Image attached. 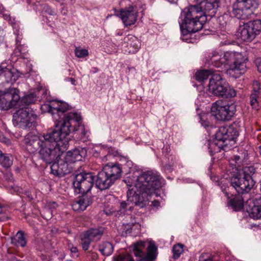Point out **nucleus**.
<instances>
[{"label": "nucleus", "instance_id": "1", "mask_svg": "<svg viewBox=\"0 0 261 261\" xmlns=\"http://www.w3.org/2000/svg\"><path fill=\"white\" fill-rule=\"evenodd\" d=\"M80 117L75 114H70L62 122L55 125V128L43 135V139L38 150L40 159L47 163H51L68 146L67 138L72 132L78 130Z\"/></svg>", "mask_w": 261, "mask_h": 261}, {"label": "nucleus", "instance_id": "2", "mask_svg": "<svg viewBox=\"0 0 261 261\" xmlns=\"http://www.w3.org/2000/svg\"><path fill=\"white\" fill-rule=\"evenodd\" d=\"M162 178L155 171H147L137 176L134 188L127 192V201L130 205H140V194L152 195L156 194V191L162 187Z\"/></svg>", "mask_w": 261, "mask_h": 261}, {"label": "nucleus", "instance_id": "3", "mask_svg": "<svg viewBox=\"0 0 261 261\" xmlns=\"http://www.w3.org/2000/svg\"><path fill=\"white\" fill-rule=\"evenodd\" d=\"M209 65L216 68H226L228 74L235 78L239 77L246 70L247 58L239 53L226 51L223 56L213 51L206 57Z\"/></svg>", "mask_w": 261, "mask_h": 261}, {"label": "nucleus", "instance_id": "4", "mask_svg": "<svg viewBox=\"0 0 261 261\" xmlns=\"http://www.w3.org/2000/svg\"><path fill=\"white\" fill-rule=\"evenodd\" d=\"M212 75L208 85V91L214 95L224 98H231L236 95V91L225 83L219 74H213L209 70H202L195 74L197 81L202 82Z\"/></svg>", "mask_w": 261, "mask_h": 261}, {"label": "nucleus", "instance_id": "5", "mask_svg": "<svg viewBox=\"0 0 261 261\" xmlns=\"http://www.w3.org/2000/svg\"><path fill=\"white\" fill-rule=\"evenodd\" d=\"M181 21L179 22L181 30L188 33L200 31L206 22L207 18L203 15L202 7L199 5H192L184 9L181 13Z\"/></svg>", "mask_w": 261, "mask_h": 261}, {"label": "nucleus", "instance_id": "6", "mask_svg": "<svg viewBox=\"0 0 261 261\" xmlns=\"http://www.w3.org/2000/svg\"><path fill=\"white\" fill-rule=\"evenodd\" d=\"M239 135L238 128L233 125L220 127L215 134V140L209 144L210 151L215 153L220 152L222 149H228V145H231L232 142L234 143V139Z\"/></svg>", "mask_w": 261, "mask_h": 261}, {"label": "nucleus", "instance_id": "7", "mask_svg": "<svg viewBox=\"0 0 261 261\" xmlns=\"http://www.w3.org/2000/svg\"><path fill=\"white\" fill-rule=\"evenodd\" d=\"M255 169L252 166H245L236 173L231 175L230 183L239 193L248 192L253 188L255 181L252 175L255 173Z\"/></svg>", "mask_w": 261, "mask_h": 261}, {"label": "nucleus", "instance_id": "8", "mask_svg": "<svg viewBox=\"0 0 261 261\" xmlns=\"http://www.w3.org/2000/svg\"><path fill=\"white\" fill-rule=\"evenodd\" d=\"M255 169L252 166H245L236 173L231 175L230 183L239 193L248 192L253 188L255 181L252 175L255 173Z\"/></svg>", "mask_w": 261, "mask_h": 261}, {"label": "nucleus", "instance_id": "9", "mask_svg": "<svg viewBox=\"0 0 261 261\" xmlns=\"http://www.w3.org/2000/svg\"><path fill=\"white\" fill-rule=\"evenodd\" d=\"M122 168L118 163H109L97 175L96 186L101 190L109 188L121 176Z\"/></svg>", "mask_w": 261, "mask_h": 261}, {"label": "nucleus", "instance_id": "10", "mask_svg": "<svg viewBox=\"0 0 261 261\" xmlns=\"http://www.w3.org/2000/svg\"><path fill=\"white\" fill-rule=\"evenodd\" d=\"M237 111V105L232 101L222 100L213 103L211 114L216 119L222 121L230 120Z\"/></svg>", "mask_w": 261, "mask_h": 261}, {"label": "nucleus", "instance_id": "11", "mask_svg": "<svg viewBox=\"0 0 261 261\" xmlns=\"http://www.w3.org/2000/svg\"><path fill=\"white\" fill-rule=\"evenodd\" d=\"M68 109V105L65 102H62L57 100H53L44 103L41 106L42 110L44 112H48L53 115V118L55 122V124L60 122L63 121L66 117L70 114H75L80 117V126L77 127L79 129L81 128L82 130H84V126L82 125V118L80 114L77 113H69L64 116L63 119H61L62 116Z\"/></svg>", "mask_w": 261, "mask_h": 261}, {"label": "nucleus", "instance_id": "12", "mask_svg": "<svg viewBox=\"0 0 261 261\" xmlns=\"http://www.w3.org/2000/svg\"><path fill=\"white\" fill-rule=\"evenodd\" d=\"M144 10L143 5L140 1L137 2L124 9L115 11V15L120 17L125 26L134 24L137 21L138 14Z\"/></svg>", "mask_w": 261, "mask_h": 261}, {"label": "nucleus", "instance_id": "13", "mask_svg": "<svg viewBox=\"0 0 261 261\" xmlns=\"http://www.w3.org/2000/svg\"><path fill=\"white\" fill-rule=\"evenodd\" d=\"M94 176L91 173L82 172L75 175L73 186L77 194L85 195L90 191L94 185Z\"/></svg>", "mask_w": 261, "mask_h": 261}, {"label": "nucleus", "instance_id": "14", "mask_svg": "<svg viewBox=\"0 0 261 261\" xmlns=\"http://www.w3.org/2000/svg\"><path fill=\"white\" fill-rule=\"evenodd\" d=\"M37 116L32 109L24 108L17 110L13 115L15 125L23 128H29L36 120Z\"/></svg>", "mask_w": 261, "mask_h": 261}, {"label": "nucleus", "instance_id": "15", "mask_svg": "<svg viewBox=\"0 0 261 261\" xmlns=\"http://www.w3.org/2000/svg\"><path fill=\"white\" fill-rule=\"evenodd\" d=\"M261 4V0H237L232 5L231 14L238 19L247 18L246 11L251 8L256 9Z\"/></svg>", "mask_w": 261, "mask_h": 261}, {"label": "nucleus", "instance_id": "16", "mask_svg": "<svg viewBox=\"0 0 261 261\" xmlns=\"http://www.w3.org/2000/svg\"><path fill=\"white\" fill-rule=\"evenodd\" d=\"M145 247V242L139 241L134 244V253L136 256L140 257L141 260L143 261H152L155 258V253L157 248L153 242L150 241L149 243L147 250V252L143 251Z\"/></svg>", "mask_w": 261, "mask_h": 261}, {"label": "nucleus", "instance_id": "17", "mask_svg": "<svg viewBox=\"0 0 261 261\" xmlns=\"http://www.w3.org/2000/svg\"><path fill=\"white\" fill-rule=\"evenodd\" d=\"M18 90L15 88L9 89L0 96V109L9 110L16 107L20 100Z\"/></svg>", "mask_w": 261, "mask_h": 261}, {"label": "nucleus", "instance_id": "18", "mask_svg": "<svg viewBox=\"0 0 261 261\" xmlns=\"http://www.w3.org/2000/svg\"><path fill=\"white\" fill-rule=\"evenodd\" d=\"M104 229L102 227L90 228L84 231L81 236V245L83 249L87 251L92 242L99 241L102 236Z\"/></svg>", "mask_w": 261, "mask_h": 261}, {"label": "nucleus", "instance_id": "19", "mask_svg": "<svg viewBox=\"0 0 261 261\" xmlns=\"http://www.w3.org/2000/svg\"><path fill=\"white\" fill-rule=\"evenodd\" d=\"M56 159L57 161L51 166V172L53 174L61 177L71 172L72 167L64 157V152Z\"/></svg>", "mask_w": 261, "mask_h": 261}, {"label": "nucleus", "instance_id": "20", "mask_svg": "<svg viewBox=\"0 0 261 261\" xmlns=\"http://www.w3.org/2000/svg\"><path fill=\"white\" fill-rule=\"evenodd\" d=\"M18 72L11 65H6L2 63L0 65V82L1 83L12 84L18 79Z\"/></svg>", "mask_w": 261, "mask_h": 261}, {"label": "nucleus", "instance_id": "21", "mask_svg": "<svg viewBox=\"0 0 261 261\" xmlns=\"http://www.w3.org/2000/svg\"><path fill=\"white\" fill-rule=\"evenodd\" d=\"M42 138L43 135L37 136L29 133L25 136L23 140V145L29 152L34 153L39 150Z\"/></svg>", "mask_w": 261, "mask_h": 261}, {"label": "nucleus", "instance_id": "22", "mask_svg": "<svg viewBox=\"0 0 261 261\" xmlns=\"http://www.w3.org/2000/svg\"><path fill=\"white\" fill-rule=\"evenodd\" d=\"M199 7H202L203 15L211 17L214 16L216 14L220 0H194Z\"/></svg>", "mask_w": 261, "mask_h": 261}, {"label": "nucleus", "instance_id": "23", "mask_svg": "<svg viewBox=\"0 0 261 261\" xmlns=\"http://www.w3.org/2000/svg\"><path fill=\"white\" fill-rule=\"evenodd\" d=\"M125 53L135 54L137 53L141 46V43L139 39L132 35H128L124 38L122 44Z\"/></svg>", "mask_w": 261, "mask_h": 261}, {"label": "nucleus", "instance_id": "24", "mask_svg": "<svg viewBox=\"0 0 261 261\" xmlns=\"http://www.w3.org/2000/svg\"><path fill=\"white\" fill-rule=\"evenodd\" d=\"M236 36L238 39L246 42H250L255 38L254 34L252 33L247 23L240 25L237 31Z\"/></svg>", "mask_w": 261, "mask_h": 261}, {"label": "nucleus", "instance_id": "25", "mask_svg": "<svg viewBox=\"0 0 261 261\" xmlns=\"http://www.w3.org/2000/svg\"><path fill=\"white\" fill-rule=\"evenodd\" d=\"M85 154L84 150L75 149L72 151H68L65 154L64 153V157L71 165L72 163L82 161Z\"/></svg>", "mask_w": 261, "mask_h": 261}, {"label": "nucleus", "instance_id": "26", "mask_svg": "<svg viewBox=\"0 0 261 261\" xmlns=\"http://www.w3.org/2000/svg\"><path fill=\"white\" fill-rule=\"evenodd\" d=\"M91 200L87 197L80 198L78 200L74 201L71 206L74 211H83L90 205Z\"/></svg>", "mask_w": 261, "mask_h": 261}, {"label": "nucleus", "instance_id": "27", "mask_svg": "<svg viewBox=\"0 0 261 261\" xmlns=\"http://www.w3.org/2000/svg\"><path fill=\"white\" fill-rule=\"evenodd\" d=\"M228 205L235 211L241 210L244 206L243 197L240 195L234 197L228 201Z\"/></svg>", "mask_w": 261, "mask_h": 261}, {"label": "nucleus", "instance_id": "28", "mask_svg": "<svg viewBox=\"0 0 261 261\" xmlns=\"http://www.w3.org/2000/svg\"><path fill=\"white\" fill-rule=\"evenodd\" d=\"M11 242L16 246L24 247L27 244V241L22 231H18L16 235L12 238Z\"/></svg>", "mask_w": 261, "mask_h": 261}, {"label": "nucleus", "instance_id": "29", "mask_svg": "<svg viewBox=\"0 0 261 261\" xmlns=\"http://www.w3.org/2000/svg\"><path fill=\"white\" fill-rule=\"evenodd\" d=\"M249 215L253 219H261V198L257 200L256 204L252 207Z\"/></svg>", "mask_w": 261, "mask_h": 261}, {"label": "nucleus", "instance_id": "30", "mask_svg": "<svg viewBox=\"0 0 261 261\" xmlns=\"http://www.w3.org/2000/svg\"><path fill=\"white\" fill-rule=\"evenodd\" d=\"M247 25L250 29L255 37L261 32V20H255L247 22Z\"/></svg>", "mask_w": 261, "mask_h": 261}, {"label": "nucleus", "instance_id": "31", "mask_svg": "<svg viewBox=\"0 0 261 261\" xmlns=\"http://www.w3.org/2000/svg\"><path fill=\"white\" fill-rule=\"evenodd\" d=\"M113 246L111 243L109 242H106L102 243L99 246V251L105 256L111 255L113 252Z\"/></svg>", "mask_w": 261, "mask_h": 261}, {"label": "nucleus", "instance_id": "32", "mask_svg": "<svg viewBox=\"0 0 261 261\" xmlns=\"http://www.w3.org/2000/svg\"><path fill=\"white\" fill-rule=\"evenodd\" d=\"M10 216L9 207L0 203V220L6 221L9 219Z\"/></svg>", "mask_w": 261, "mask_h": 261}, {"label": "nucleus", "instance_id": "33", "mask_svg": "<svg viewBox=\"0 0 261 261\" xmlns=\"http://www.w3.org/2000/svg\"><path fill=\"white\" fill-rule=\"evenodd\" d=\"M13 163L12 156L9 154H3L0 159L1 164L5 168H9Z\"/></svg>", "mask_w": 261, "mask_h": 261}, {"label": "nucleus", "instance_id": "34", "mask_svg": "<svg viewBox=\"0 0 261 261\" xmlns=\"http://www.w3.org/2000/svg\"><path fill=\"white\" fill-rule=\"evenodd\" d=\"M184 245L181 244H177L173 246L172 252L173 253V257L174 259L178 258L184 252Z\"/></svg>", "mask_w": 261, "mask_h": 261}, {"label": "nucleus", "instance_id": "35", "mask_svg": "<svg viewBox=\"0 0 261 261\" xmlns=\"http://www.w3.org/2000/svg\"><path fill=\"white\" fill-rule=\"evenodd\" d=\"M114 261H135L128 253H121L114 257Z\"/></svg>", "mask_w": 261, "mask_h": 261}, {"label": "nucleus", "instance_id": "36", "mask_svg": "<svg viewBox=\"0 0 261 261\" xmlns=\"http://www.w3.org/2000/svg\"><path fill=\"white\" fill-rule=\"evenodd\" d=\"M74 53L75 56L79 58H83L89 55V52L87 49L82 48L80 47H76Z\"/></svg>", "mask_w": 261, "mask_h": 261}, {"label": "nucleus", "instance_id": "37", "mask_svg": "<svg viewBox=\"0 0 261 261\" xmlns=\"http://www.w3.org/2000/svg\"><path fill=\"white\" fill-rule=\"evenodd\" d=\"M241 163V159L239 156L236 155L234 156L230 162V164L234 166L235 167V170L239 171L240 170L239 169V167H240V164Z\"/></svg>", "mask_w": 261, "mask_h": 261}, {"label": "nucleus", "instance_id": "38", "mask_svg": "<svg viewBox=\"0 0 261 261\" xmlns=\"http://www.w3.org/2000/svg\"><path fill=\"white\" fill-rule=\"evenodd\" d=\"M258 96L259 95L255 94V93H251L250 96V104L253 108H256L258 106Z\"/></svg>", "mask_w": 261, "mask_h": 261}, {"label": "nucleus", "instance_id": "39", "mask_svg": "<svg viewBox=\"0 0 261 261\" xmlns=\"http://www.w3.org/2000/svg\"><path fill=\"white\" fill-rule=\"evenodd\" d=\"M120 211L121 213H123L125 212L127 209L132 211L133 208L132 205H130V203L128 202L127 200L126 201H122L120 202Z\"/></svg>", "mask_w": 261, "mask_h": 261}, {"label": "nucleus", "instance_id": "40", "mask_svg": "<svg viewBox=\"0 0 261 261\" xmlns=\"http://www.w3.org/2000/svg\"><path fill=\"white\" fill-rule=\"evenodd\" d=\"M24 46H16V48L14 50L13 54L17 57H21L24 54L25 49Z\"/></svg>", "mask_w": 261, "mask_h": 261}, {"label": "nucleus", "instance_id": "41", "mask_svg": "<svg viewBox=\"0 0 261 261\" xmlns=\"http://www.w3.org/2000/svg\"><path fill=\"white\" fill-rule=\"evenodd\" d=\"M253 90L252 93H255V94L259 95L260 93V84L256 81L253 82Z\"/></svg>", "mask_w": 261, "mask_h": 261}, {"label": "nucleus", "instance_id": "42", "mask_svg": "<svg viewBox=\"0 0 261 261\" xmlns=\"http://www.w3.org/2000/svg\"><path fill=\"white\" fill-rule=\"evenodd\" d=\"M1 14L2 15L3 17L5 20H7L10 22V23H13L14 22V19L11 18V17L10 16V14L8 13V12L6 10H4L3 8L1 12Z\"/></svg>", "mask_w": 261, "mask_h": 261}, {"label": "nucleus", "instance_id": "43", "mask_svg": "<svg viewBox=\"0 0 261 261\" xmlns=\"http://www.w3.org/2000/svg\"><path fill=\"white\" fill-rule=\"evenodd\" d=\"M199 261H214L212 257L208 253H203L201 254L199 259Z\"/></svg>", "mask_w": 261, "mask_h": 261}, {"label": "nucleus", "instance_id": "44", "mask_svg": "<svg viewBox=\"0 0 261 261\" xmlns=\"http://www.w3.org/2000/svg\"><path fill=\"white\" fill-rule=\"evenodd\" d=\"M229 187H227L226 186H222L221 187V189L222 190V191L224 192V193L225 194V196L227 197V198H229V193L228 192V190H229Z\"/></svg>", "mask_w": 261, "mask_h": 261}, {"label": "nucleus", "instance_id": "45", "mask_svg": "<svg viewBox=\"0 0 261 261\" xmlns=\"http://www.w3.org/2000/svg\"><path fill=\"white\" fill-rule=\"evenodd\" d=\"M255 63L257 67L258 71L261 72V58H257L255 60Z\"/></svg>", "mask_w": 261, "mask_h": 261}, {"label": "nucleus", "instance_id": "46", "mask_svg": "<svg viewBox=\"0 0 261 261\" xmlns=\"http://www.w3.org/2000/svg\"><path fill=\"white\" fill-rule=\"evenodd\" d=\"M21 36L18 35L16 38V46H23L21 44Z\"/></svg>", "mask_w": 261, "mask_h": 261}, {"label": "nucleus", "instance_id": "47", "mask_svg": "<svg viewBox=\"0 0 261 261\" xmlns=\"http://www.w3.org/2000/svg\"><path fill=\"white\" fill-rule=\"evenodd\" d=\"M152 205L154 206H158L160 204V203L157 200H153L152 202Z\"/></svg>", "mask_w": 261, "mask_h": 261}, {"label": "nucleus", "instance_id": "48", "mask_svg": "<svg viewBox=\"0 0 261 261\" xmlns=\"http://www.w3.org/2000/svg\"><path fill=\"white\" fill-rule=\"evenodd\" d=\"M70 250L72 253H76L77 252V249L76 247H72L70 248Z\"/></svg>", "mask_w": 261, "mask_h": 261}, {"label": "nucleus", "instance_id": "49", "mask_svg": "<svg viewBox=\"0 0 261 261\" xmlns=\"http://www.w3.org/2000/svg\"><path fill=\"white\" fill-rule=\"evenodd\" d=\"M10 187L14 190V191H16V192H19V188L17 187H14L13 185H11L10 186Z\"/></svg>", "mask_w": 261, "mask_h": 261}, {"label": "nucleus", "instance_id": "50", "mask_svg": "<svg viewBox=\"0 0 261 261\" xmlns=\"http://www.w3.org/2000/svg\"><path fill=\"white\" fill-rule=\"evenodd\" d=\"M129 180H130V179L129 178H127L125 180V182H126V185H127L128 187H129V188L132 187V185H129Z\"/></svg>", "mask_w": 261, "mask_h": 261}, {"label": "nucleus", "instance_id": "51", "mask_svg": "<svg viewBox=\"0 0 261 261\" xmlns=\"http://www.w3.org/2000/svg\"><path fill=\"white\" fill-rule=\"evenodd\" d=\"M109 157H110V156H109V155H105V156H103L102 160L103 161H104V160L107 161L108 160V158H109Z\"/></svg>", "mask_w": 261, "mask_h": 261}, {"label": "nucleus", "instance_id": "52", "mask_svg": "<svg viewBox=\"0 0 261 261\" xmlns=\"http://www.w3.org/2000/svg\"><path fill=\"white\" fill-rule=\"evenodd\" d=\"M52 204H53V207H54V208H55L56 207V206H57V205L56 202H53Z\"/></svg>", "mask_w": 261, "mask_h": 261}, {"label": "nucleus", "instance_id": "53", "mask_svg": "<svg viewBox=\"0 0 261 261\" xmlns=\"http://www.w3.org/2000/svg\"><path fill=\"white\" fill-rule=\"evenodd\" d=\"M227 261H238V260H237L236 258H232L231 259H230V260H227Z\"/></svg>", "mask_w": 261, "mask_h": 261}, {"label": "nucleus", "instance_id": "54", "mask_svg": "<svg viewBox=\"0 0 261 261\" xmlns=\"http://www.w3.org/2000/svg\"><path fill=\"white\" fill-rule=\"evenodd\" d=\"M71 80L72 84L74 85L75 84L74 83H75V81L73 79H71Z\"/></svg>", "mask_w": 261, "mask_h": 261}, {"label": "nucleus", "instance_id": "55", "mask_svg": "<svg viewBox=\"0 0 261 261\" xmlns=\"http://www.w3.org/2000/svg\"><path fill=\"white\" fill-rule=\"evenodd\" d=\"M204 126H205V127H206V126H208V124H205L204 125Z\"/></svg>", "mask_w": 261, "mask_h": 261}, {"label": "nucleus", "instance_id": "56", "mask_svg": "<svg viewBox=\"0 0 261 261\" xmlns=\"http://www.w3.org/2000/svg\"><path fill=\"white\" fill-rule=\"evenodd\" d=\"M30 97V96H28L27 97V99H29Z\"/></svg>", "mask_w": 261, "mask_h": 261}, {"label": "nucleus", "instance_id": "57", "mask_svg": "<svg viewBox=\"0 0 261 261\" xmlns=\"http://www.w3.org/2000/svg\"><path fill=\"white\" fill-rule=\"evenodd\" d=\"M83 134L84 135H85V132L84 130L83 131Z\"/></svg>", "mask_w": 261, "mask_h": 261}, {"label": "nucleus", "instance_id": "58", "mask_svg": "<svg viewBox=\"0 0 261 261\" xmlns=\"http://www.w3.org/2000/svg\"><path fill=\"white\" fill-rule=\"evenodd\" d=\"M260 154L261 155V147H260Z\"/></svg>", "mask_w": 261, "mask_h": 261}, {"label": "nucleus", "instance_id": "59", "mask_svg": "<svg viewBox=\"0 0 261 261\" xmlns=\"http://www.w3.org/2000/svg\"><path fill=\"white\" fill-rule=\"evenodd\" d=\"M9 176H11L12 177V176L11 175V174H9L8 175Z\"/></svg>", "mask_w": 261, "mask_h": 261}, {"label": "nucleus", "instance_id": "60", "mask_svg": "<svg viewBox=\"0 0 261 261\" xmlns=\"http://www.w3.org/2000/svg\"><path fill=\"white\" fill-rule=\"evenodd\" d=\"M260 191H261V184H260Z\"/></svg>", "mask_w": 261, "mask_h": 261}]
</instances>
